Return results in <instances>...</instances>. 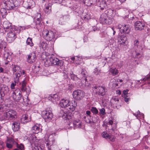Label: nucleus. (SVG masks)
<instances>
[{
    "label": "nucleus",
    "mask_w": 150,
    "mask_h": 150,
    "mask_svg": "<svg viewBox=\"0 0 150 150\" xmlns=\"http://www.w3.org/2000/svg\"><path fill=\"white\" fill-rule=\"evenodd\" d=\"M102 136L106 139H109L110 141L114 142L115 140V138L112 135H109L106 132H103L102 134Z\"/></svg>",
    "instance_id": "obj_23"
},
{
    "label": "nucleus",
    "mask_w": 150,
    "mask_h": 150,
    "mask_svg": "<svg viewBox=\"0 0 150 150\" xmlns=\"http://www.w3.org/2000/svg\"><path fill=\"white\" fill-rule=\"evenodd\" d=\"M94 92L96 94L103 96L105 95L106 91L105 87L100 86H95L93 88Z\"/></svg>",
    "instance_id": "obj_7"
},
{
    "label": "nucleus",
    "mask_w": 150,
    "mask_h": 150,
    "mask_svg": "<svg viewBox=\"0 0 150 150\" xmlns=\"http://www.w3.org/2000/svg\"><path fill=\"white\" fill-rule=\"evenodd\" d=\"M124 100L127 103H128L129 100H130V98H127L126 97H124Z\"/></svg>",
    "instance_id": "obj_56"
},
{
    "label": "nucleus",
    "mask_w": 150,
    "mask_h": 150,
    "mask_svg": "<svg viewBox=\"0 0 150 150\" xmlns=\"http://www.w3.org/2000/svg\"><path fill=\"white\" fill-rule=\"evenodd\" d=\"M6 44V42L4 43L3 42H2L1 43H0V49H2L3 47L5 49L6 47L5 46H5Z\"/></svg>",
    "instance_id": "obj_47"
},
{
    "label": "nucleus",
    "mask_w": 150,
    "mask_h": 150,
    "mask_svg": "<svg viewBox=\"0 0 150 150\" xmlns=\"http://www.w3.org/2000/svg\"><path fill=\"white\" fill-rule=\"evenodd\" d=\"M118 28L119 29L121 33L128 34L130 32V30L129 26L124 24H119L118 25Z\"/></svg>",
    "instance_id": "obj_10"
},
{
    "label": "nucleus",
    "mask_w": 150,
    "mask_h": 150,
    "mask_svg": "<svg viewBox=\"0 0 150 150\" xmlns=\"http://www.w3.org/2000/svg\"><path fill=\"white\" fill-rule=\"evenodd\" d=\"M106 113L105 109L102 108L99 109V114L101 115H103Z\"/></svg>",
    "instance_id": "obj_45"
},
{
    "label": "nucleus",
    "mask_w": 150,
    "mask_h": 150,
    "mask_svg": "<svg viewBox=\"0 0 150 150\" xmlns=\"http://www.w3.org/2000/svg\"><path fill=\"white\" fill-rule=\"evenodd\" d=\"M41 14L40 13H37L35 15L34 19L33 24H34L38 27V25H40L41 18Z\"/></svg>",
    "instance_id": "obj_16"
},
{
    "label": "nucleus",
    "mask_w": 150,
    "mask_h": 150,
    "mask_svg": "<svg viewBox=\"0 0 150 150\" xmlns=\"http://www.w3.org/2000/svg\"><path fill=\"white\" fill-rule=\"evenodd\" d=\"M56 3H58L59 4L61 3L62 2L63 0H52Z\"/></svg>",
    "instance_id": "obj_55"
},
{
    "label": "nucleus",
    "mask_w": 150,
    "mask_h": 150,
    "mask_svg": "<svg viewBox=\"0 0 150 150\" xmlns=\"http://www.w3.org/2000/svg\"><path fill=\"white\" fill-rule=\"evenodd\" d=\"M7 32H8L7 36L8 38H16L17 36V34L15 33V31H13V29Z\"/></svg>",
    "instance_id": "obj_29"
},
{
    "label": "nucleus",
    "mask_w": 150,
    "mask_h": 150,
    "mask_svg": "<svg viewBox=\"0 0 150 150\" xmlns=\"http://www.w3.org/2000/svg\"><path fill=\"white\" fill-rule=\"evenodd\" d=\"M52 95H48L47 97H46V98L48 100H51L52 101Z\"/></svg>",
    "instance_id": "obj_52"
},
{
    "label": "nucleus",
    "mask_w": 150,
    "mask_h": 150,
    "mask_svg": "<svg viewBox=\"0 0 150 150\" xmlns=\"http://www.w3.org/2000/svg\"><path fill=\"white\" fill-rule=\"evenodd\" d=\"M109 71L114 76L117 75L118 73L117 70L115 68H110L109 70Z\"/></svg>",
    "instance_id": "obj_36"
},
{
    "label": "nucleus",
    "mask_w": 150,
    "mask_h": 150,
    "mask_svg": "<svg viewBox=\"0 0 150 150\" xmlns=\"http://www.w3.org/2000/svg\"><path fill=\"white\" fill-rule=\"evenodd\" d=\"M41 125L36 124L32 127V131L34 133L37 134L41 131Z\"/></svg>",
    "instance_id": "obj_21"
},
{
    "label": "nucleus",
    "mask_w": 150,
    "mask_h": 150,
    "mask_svg": "<svg viewBox=\"0 0 150 150\" xmlns=\"http://www.w3.org/2000/svg\"><path fill=\"white\" fill-rule=\"evenodd\" d=\"M47 43L44 42H41L40 43V46L41 47L43 50H45L47 47Z\"/></svg>",
    "instance_id": "obj_38"
},
{
    "label": "nucleus",
    "mask_w": 150,
    "mask_h": 150,
    "mask_svg": "<svg viewBox=\"0 0 150 150\" xmlns=\"http://www.w3.org/2000/svg\"><path fill=\"white\" fill-rule=\"evenodd\" d=\"M25 7L27 9H30L32 8V6L29 5L27 6H25Z\"/></svg>",
    "instance_id": "obj_63"
},
{
    "label": "nucleus",
    "mask_w": 150,
    "mask_h": 150,
    "mask_svg": "<svg viewBox=\"0 0 150 150\" xmlns=\"http://www.w3.org/2000/svg\"><path fill=\"white\" fill-rule=\"evenodd\" d=\"M11 97L13 100H17V97L16 95L15 94L13 91L12 93V94L11 95Z\"/></svg>",
    "instance_id": "obj_49"
},
{
    "label": "nucleus",
    "mask_w": 150,
    "mask_h": 150,
    "mask_svg": "<svg viewBox=\"0 0 150 150\" xmlns=\"http://www.w3.org/2000/svg\"><path fill=\"white\" fill-rule=\"evenodd\" d=\"M26 83L27 81L25 79L20 83L21 86V90L23 92H25L28 95L31 91L30 89L29 86L26 87Z\"/></svg>",
    "instance_id": "obj_12"
},
{
    "label": "nucleus",
    "mask_w": 150,
    "mask_h": 150,
    "mask_svg": "<svg viewBox=\"0 0 150 150\" xmlns=\"http://www.w3.org/2000/svg\"><path fill=\"white\" fill-rule=\"evenodd\" d=\"M52 6V4L50 3H48L47 5L46 6L45 8V13L49 14L51 12Z\"/></svg>",
    "instance_id": "obj_30"
},
{
    "label": "nucleus",
    "mask_w": 150,
    "mask_h": 150,
    "mask_svg": "<svg viewBox=\"0 0 150 150\" xmlns=\"http://www.w3.org/2000/svg\"><path fill=\"white\" fill-rule=\"evenodd\" d=\"M13 92L16 94L17 97V100H20L21 98V92L20 89L17 88L14 91H13Z\"/></svg>",
    "instance_id": "obj_32"
},
{
    "label": "nucleus",
    "mask_w": 150,
    "mask_h": 150,
    "mask_svg": "<svg viewBox=\"0 0 150 150\" xmlns=\"http://www.w3.org/2000/svg\"><path fill=\"white\" fill-rule=\"evenodd\" d=\"M4 57L6 59H8V58L11 57V55H9L7 52H4Z\"/></svg>",
    "instance_id": "obj_51"
},
{
    "label": "nucleus",
    "mask_w": 150,
    "mask_h": 150,
    "mask_svg": "<svg viewBox=\"0 0 150 150\" xmlns=\"http://www.w3.org/2000/svg\"><path fill=\"white\" fill-rule=\"evenodd\" d=\"M70 112L64 113L62 116L64 120H70L69 121L71 120H72L73 116L72 113Z\"/></svg>",
    "instance_id": "obj_24"
},
{
    "label": "nucleus",
    "mask_w": 150,
    "mask_h": 150,
    "mask_svg": "<svg viewBox=\"0 0 150 150\" xmlns=\"http://www.w3.org/2000/svg\"><path fill=\"white\" fill-rule=\"evenodd\" d=\"M81 17L82 19H83L85 21L91 18L90 13H82Z\"/></svg>",
    "instance_id": "obj_31"
},
{
    "label": "nucleus",
    "mask_w": 150,
    "mask_h": 150,
    "mask_svg": "<svg viewBox=\"0 0 150 150\" xmlns=\"http://www.w3.org/2000/svg\"><path fill=\"white\" fill-rule=\"evenodd\" d=\"M17 83L14 81V83H13L11 84V87L12 89H14L15 88V86L16 85V83Z\"/></svg>",
    "instance_id": "obj_53"
},
{
    "label": "nucleus",
    "mask_w": 150,
    "mask_h": 150,
    "mask_svg": "<svg viewBox=\"0 0 150 150\" xmlns=\"http://www.w3.org/2000/svg\"><path fill=\"white\" fill-rule=\"evenodd\" d=\"M150 80V73L149 75H147L144 79V81L149 80Z\"/></svg>",
    "instance_id": "obj_54"
},
{
    "label": "nucleus",
    "mask_w": 150,
    "mask_h": 150,
    "mask_svg": "<svg viewBox=\"0 0 150 150\" xmlns=\"http://www.w3.org/2000/svg\"><path fill=\"white\" fill-rule=\"evenodd\" d=\"M100 21L103 24L110 25L112 23V21L110 15L106 13H102L100 16Z\"/></svg>",
    "instance_id": "obj_5"
},
{
    "label": "nucleus",
    "mask_w": 150,
    "mask_h": 150,
    "mask_svg": "<svg viewBox=\"0 0 150 150\" xmlns=\"http://www.w3.org/2000/svg\"><path fill=\"white\" fill-rule=\"evenodd\" d=\"M9 91V88L7 86L3 87L1 88L0 92L1 94L0 99L3 100L4 97L5 95H7Z\"/></svg>",
    "instance_id": "obj_14"
},
{
    "label": "nucleus",
    "mask_w": 150,
    "mask_h": 150,
    "mask_svg": "<svg viewBox=\"0 0 150 150\" xmlns=\"http://www.w3.org/2000/svg\"><path fill=\"white\" fill-rule=\"evenodd\" d=\"M71 59L73 61L72 63H74L76 64H79L82 60V57L81 56H76L72 57Z\"/></svg>",
    "instance_id": "obj_27"
},
{
    "label": "nucleus",
    "mask_w": 150,
    "mask_h": 150,
    "mask_svg": "<svg viewBox=\"0 0 150 150\" xmlns=\"http://www.w3.org/2000/svg\"><path fill=\"white\" fill-rule=\"evenodd\" d=\"M16 29L15 30L19 31V32L21 31H22L26 29H28L30 27V25H27L25 26H19L18 27L16 26Z\"/></svg>",
    "instance_id": "obj_34"
},
{
    "label": "nucleus",
    "mask_w": 150,
    "mask_h": 150,
    "mask_svg": "<svg viewBox=\"0 0 150 150\" xmlns=\"http://www.w3.org/2000/svg\"><path fill=\"white\" fill-rule=\"evenodd\" d=\"M21 71H22V70H21ZM20 73H21V74H21V75H25V72L24 71V70H22V71H21V72H20Z\"/></svg>",
    "instance_id": "obj_64"
},
{
    "label": "nucleus",
    "mask_w": 150,
    "mask_h": 150,
    "mask_svg": "<svg viewBox=\"0 0 150 150\" xmlns=\"http://www.w3.org/2000/svg\"><path fill=\"white\" fill-rule=\"evenodd\" d=\"M87 72L84 69H82L81 74L84 77H85L86 78L87 75Z\"/></svg>",
    "instance_id": "obj_43"
},
{
    "label": "nucleus",
    "mask_w": 150,
    "mask_h": 150,
    "mask_svg": "<svg viewBox=\"0 0 150 150\" xmlns=\"http://www.w3.org/2000/svg\"><path fill=\"white\" fill-rule=\"evenodd\" d=\"M26 43L28 45L32 46L33 45V44L32 42V38H27L26 40Z\"/></svg>",
    "instance_id": "obj_40"
},
{
    "label": "nucleus",
    "mask_w": 150,
    "mask_h": 150,
    "mask_svg": "<svg viewBox=\"0 0 150 150\" xmlns=\"http://www.w3.org/2000/svg\"><path fill=\"white\" fill-rule=\"evenodd\" d=\"M84 81H85V83H83V84L85 86H88L90 84L88 83L87 81V79L86 78H85L84 80L83 81V82H84Z\"/></svg>",
    "instance_id": "obj_48"
},
{
    "label": "nucleus",
    "mask_w": 150,
    "mask_h": 150,
    "mask_svg": "<svg viewBox=\"0 0 150 150\" xmlns=\"http://www.w3.org/2000/svg\"><path fill=\"white\" fill-rule=\"evenodd\" d=\"M41 58L44 61V64L46 67L50 66L53 64L56 65L58 69H61L59 70L60 71L62 70L63 61L54 57L53 55H50L47 52H44L41 55Z\"/></svg>",
    "instance_id": "obj_1"
},
{
    "label": "nucleus",
    "mask_w": 150,
    "mask_h": 150,
    "mask_svg": "<svg viewBox=\"0 0 150 150\" xmlns=\"http://www.w3.org/2000/svg\"><path fill=\"white\" fill-rule=\"evenodd\" d=\"M121 91H120L117 90L116 91V93L117 94L120 95L121 94Z\"/></svg>",
    "instance_id": "obj_61"
},
{
    "label": "nucleus",
    "mask_w": 150,
    "mask_h": 150,
    "mask_svg": "<svg viewBox=\"0 0 150 150\" xmlns=\"http://www.w3.org/2000/svg\"><path fill=\"white\" fill-rule=\"evenodd\" d=\"M138 43H139L138 41L137 40H136L134 42V45L135 46H137Z\"/></svg>",
    "instance_id": "obj_62"
},
{
    "label": "nucleus",
    "mask_w": 150,
    "mask_h": 150,
    "mask_svg": "<svg viewBox=\"0 0 150 150\" xmlns=\"http://www.w3.org/2000/svg\"><path fill=\"white\" fill-rule=\"evenodd\" d=\"M129 91V90L128 89H126V90H125L123 91V93L124 95H126L127 94L128 92Z\"/></svg>",
    "instance_id": "obj_58"
},
{
    "label": "nucleus",
    "mask_w": 150,
    "mask_h": 150,
    "mask_svg": "<svg viewBox=\"0 0 150 150\" xmlns=\"http://www.w3.org/2000/svg\"><path fill=\"white\" fill-rule=\"evenodd\" d=\"M68 125L70 127H80L81 122L78 119L74 120L73 121L71 120L69 121V123Z\"/></svg>",
    "instance_id": "obj_13"
},
{
    "label": "nucleus",
    "mask_w": 150,
    "mask_h": 150,
    "mask_svg": "<svg viewBox=\"0 0 150 150\" xmlns=\"http://www.w3.org/2000/svg\"><path fill=\"white\" fill-rule=\"evenodd\" d=\"M93 73L96 75H99L100 73V70L97 68H95L93 71Z\"/></svg>",
    "instance_id": "obj_46"
},
{
    "label": "nucleus",
    "mask_w": 150,
    "mask_h": 150,
    "mask_svg": "<svg viewBox=\"0 0 150 150\" xmlns=\"http://www.w3.org/2000/svg\"><path fill=\"white\" fill-rule=\"evenodd\" d=\"M12 127L14 131H18L20 128L19 123L18 122H14L12 124Z\"/></svg>",
    "instance_id": "obj_28"
},
{
    "label": "nucleus",
    "mask_w": 150,
    "mask_h": 150,
    "mask_svg": "<svg viewBox=\"0 0 150 150\" xmlns=\"http://www.w3.org/2000/svg\"><path fill=\"white\" fill-rule=\"evenodd\" d=\"M17 148L13 150H24L25 149L23 145L21 144H19L17 143Z\"/></svg>",
    "instance_id": "obj_37"
},
{
    "label": "nucleus",
    "mask_w": 150,
    "mask_h": 150,
    "mask_svg": "<svg viewBox=\"0 0 150 150\" xmlns=\"http://www.w3.org/2000/svg\"><path fill=\"white\" fill-rule=\"evenodd\" d=\"M32 146V150H41L40 147V140L36 139L33 134H30L27 138Z\"/></svg>",
    "instance_id": "obj_3"
},
{
    "label": "nucleus",
    "mask_w": 150,
    "mask_h": 150,
    "mask_svg": "<svg viewBox=\"0 0 150 150\" xmlns=\"http://www.w3.org/2000/svg\"><path fill=\"white\" fill-rule=\"evenodd\" d=\"M47 138H49L48 137H47L46 136L45 137V139L46 142H47V143H46V146H47L49 150H51V146L54 144V140H52L51 141H50V140H49Z\"/></svg>",
    "instance_id": "obj_26"
},
{
    "label": "nucleus",
    "mask_w": 150,
    "mask_h": 150,
    "mask_svg": "<svg viewBox=\"0 0 150 150\" xmlns=\"http://www.w3.org/2000/svg\"><path fill=\"white\" fill-rule=\"evenodd\" d=\"M133 114L137 117V119L144 118V115L143 113H140V112L138 111L136 113H133Z\"/></svg>",
    "instance_id": "obj_35"
},
{
    "label": "nucleus",
    "mask_w": 150,
    "mask_h": 150,
    "mask_svg": "<svg viewBox=\"0 0 150 150\" xmlns=\"http://www.w3.org/2000/svg\"><path fill=\"white\" fill-rule=\"evenodd\" d=\"M134 26L136 30H142L144 29L145 24L144 23L138 21L135 22Z\"/></svg>",
    "instance_id": "obj_18"
},
{
    "label": "nucleus",
    "mask_w": 150,
    "mask_h": 150,
    "mask_svg": "<svg viewBox=\"0 0 150 150\" xmlns=\"http://www.w3.org/2000/svg\"><path fill=\"white\" fill-rule=\"evenodd\" d=\"M17 143L13 138H9L7 139L6 146L8 148H11L12 147L13 144H17Z\"/></svg>",
    "instance_id": "obj_25"
},
{
    "label": "nucleus",
    "mask_w": 150,
    "mask_h": 150,
    "mask_svg": "<svg viewBox=\"0 0 150 150\" xmlns=\"http://www.w3.org/2000/svg\"><path fill=\"white\" fill-rule=\"evenodd\" d=\"M5 39L7 42L9 43L12 42L14 40V38H5Z\"/></svg>",
    "instance_id": "obj_50"
},
{
    "label": "nucleus",
    "mask_w": 150,
    "mask_h": 150,
    "mask_svg": "<svg viewBox=\"0 0 150 150\" xmlns=\"http://www.w3.org/2000/svg\"><path fill=\"white\" fill-rule=\"evenodd\" d=\"M59 105L69 111H74L77 105L76 103L74 100L70 101L67 99H63L60 101Z\"/></svg>",
    "instance_id": "obj_2"
},
{
    "label": "nucleus",
    "mask_w": 150,
    "mask_h": 150,
    "mask_svg": "<svg viewBox=\"0 0 150 150\" xmlns=\"http://www.w3.org/2000/svg\"><path fill=\"white\" fill-rule=\"evenodd\" d=\"M113 122L112 120H109L108 122L109 124L110 125H112L113 124Z\"/></svg>",
    "instance_id": "obj_60"
},
{
    "label": "nucleus",
    "mask_w": 150,
    "mask_h": 150,
    "mask_svg": "<svg viewBox=\"0 0 150 150\" xmlns=\"http://www.w3.org/2000/svg\"><path fill=\"white\" fill-rule=\"evenodd\" d=\"M98 6L100 8V9L102 10H105L107 8V5L105 1L101 0L98 2Z\"/></svg>",
    "instance_id": "obj_22"
},
{
    "label": "nucleus",
    "mask_w": 150,
    "mask_h": 150,
    "mask_svg": "<svg viewBox=\"0 0 150 150\" xmlns=\"http://www.w3.org/2000/svg\"><path fill=\"white\" fill-rule=\"evenodd\" d=\"M2 26L6 32H8L12 29L15 30L16 27L12 25V23L8 21H5L3 22Z\"/></svg>",
    "instance_id": "obj_8"
},
{
    "label": "nucleus",
    "mask_w": 150,
    "mask_h": 150,
    "mask_svg": "<svg viewBox=\"0 0 150 150\" xmlns=\"http://www.w3.org/2000/svg\"><path fill=\"white\" fill-rule=\"evenodd\" d=\"M42 114L43 117L46 121L50 120L53 117L51 110L43 111Z\"/></svg>",
    "instance_id": "obj_11"
},
{
    "label": "nucleus",
    "mask_w": 150,
    "mask_h": 150,
    "mask_svg": "<svg viewBox=\"0 0 150 150\" xmlns=\"http://www.w3.org/2000/svg\"><path fill=\"white\" fill-rule=\"evenodd\" d=\"M91 116L86 115L84 117L85 121L88 123H89L91 122Z\"/></svg>",
    "instance_id": "obj_42"
},
{
    "label": "nucleus",
    "mask_w": 150,
    "mask_h": 150,
    "mask_svg": "<svg viewBox=\"0 0 150 150\" xmlns=\"http://www.w3.org/2000/svg\"><path fill=\"white\" fill-rule=\"evenodd\" d=\"M86 114L87 115H86L88 116H91L90 114H91V112L89 110H87L86 112Z\"/></svg>",
    "instance_id": "obj_59"
},
{
    "label": "nucleus",
    "mask_w": 150,
    "mask_h": 150,
    "mask_svg": "<svg viewBox=\"0 0 150 150\" xmlns=\"http://www.w3.org/2000/svg\"><path fill=\"white\" fill-rule=\"evenodd\" d=\"M36 59V54L33 52L28 55L27 61L28 63H32L35 61Z\"/></svg>",
    "instance_id": "obj_20"
},
{
    "label": "nucleus",
    "mask_w": 150,
    "mask_h": 150,
    "mask_svg": "<svg viewBox=\"0 0 150 150\" xmlns=\"http://www.w3.org/2000/svg\"><path fill=\"white\" fill-rule=\"evenodd\" d=\"M52 102L54 103L58 101L59 99V98L58 96V95L57 94H52Z\"/></svg>",
    "instance_id": "obj_39"
},
{
    "label": "nucleus",
    "mask_w": 150,
    "mask_h": 150,
    "mask_svg": "<svg viewBox=\"0 0 150 150\" xmlns=\"http://www.w3.org/2000/svg\"><path fill=\"white\" fill-rule=\"evenodd\" d=\"M91 110L93 113L95 114H97L98 112V110L95 107L91 108Z\"/></svg>",
    "instance_id": "obj_44"
},
{
    "label": "nucleus",
    "mask_w": 150,
    "mask_h": 150,
    "mask_svg": "<svg viewBox=\"0 0 150 150\" xmlns=\"http://www.w3.org/2000/svg\"><path fill=\"white\" fill-rule=\"evenodd\" d=\"M70 75L71 79L76 81V83H76L77 85L79 84V80H80L76 76L73 74V73L70 74Z\"/></svg>",
    "instance_id": "obj_33"
},
{
    "label": "nucleus",
    "mask_w": 150,
    "mask_h": 150,
    "mask_svg": "<svg viewBox=\"0 0 150 150\" xmlns=\"http://www.w3.org/2000/svg\"><path fill=\"white\" fill-rule=\"evenodd\" d=\"M119 39L118 40L120 41V43L123 45H126V38H125L124 39L122 38H119Z\"/></svg>",
    "instance_id": "obj_41"
},
{
    "label": "nucleus",
    "mask_w": 150,
    "mask_h": 150,
    "mask_svg": "<svg viewBox=\"0 0 150 150\" xmlns=\"http://www.w3.org/2000/svg\"><path fill=\"white\" fill-rule=\"evenodd\" d=\"M42 35L43 37L54 38L55 37L54 33L52 31L47 30H45L42 31Z\"/></svg>",
    "instance_id": "obj_17"
},
{
    "label": "nucleus",
    "mask_w": 150,
    "mask_h": 150,
    "mask_svg": "<svg viewBox=\"0 0 150 150\" xmlns=\"http://www.w3.org/2000/svg\"><path fill=\"white\" fill-rule=\"evenodd\" d=\"M31 117L30 115L27 114L23 115L21 118V122L23 124L26 123L30 121L31 120Z\"/></svg>",
    "instance_id": "obj_19"
},
{
    "label": "nucleus",
    "mask_w": 150,
    "mask_h": 150,
    "mask_svg": "<svg viewBox=\"0 0 150 150\" xmlns=\"http://www.w3.org/2000/svg\"><path fill=\"white\" fill-rule=\"evenodd\" d=\"M17 113L14 110L8 109L4 114V118L7 120H11L16 117Z\"/></svg>",
    "instance_id": "obj_4"
},
{
    "label": "nucleus",
    "mask_w": 150,
    "mask_h": 150,
    "mask_svg": "<svg viewBox=\"0 0 150 150\" xmlns=\"http://www.w3.org/2000/svg\"><path fill=\"white\" fill-rule=\"evenodd\" d=\"M0 145L1 146V148H4V142L2 141H0Z\"/></svg>",
    "instance_id": "obj_57"
},
{
    "label": "nucleus",
    "mask_w": 150,
    "mask_h": 150,
    "mask_svg": "<svg viewBox=\"0 0 150 150\" xmlns=\"http://www.w3.org/2000/svg\"><path fill=\"white\" fill-rule=\"evenodd\" d=\"M74 98L77 100H80L84 96V92L80 90H77L74 91L73 93Z\"/></svg>",
    "instance_id": "obj_9"
},
{
    "label": "nucleus",
    "mask_w": 150,
    "mask_h": 150,
    "mask_svg": "<svg viewBox=\"0 0 150 150\" xmlns=\"http://www.w3.org/2000/svg\"><path fill=\"white\" fill-rule=\"evenodd\" d=\"M13 74L14 75V81L18 82L19 77L21 76L20 72L21 69L20 67L17 65H13L11 67Z\"/></svg>",
    "instance_id": "obj_6"
},
{
    "label": "nucleus",
    "mask_w": 150,
    "mask_h": 150,
    "mask_svg": "<svg viewBox=\"0 0 150 150\" xmlns=\"http://www.w3.org/2000/svg\"><path fill=\"white\" fill-rule=\"evenodd\" d=\"M4 4L6 6V8L8 10L13 9L16 6L12 0H6L4 2Z\"/></svg>",
    "instance_id": "obj_15"
}]
</instances>
